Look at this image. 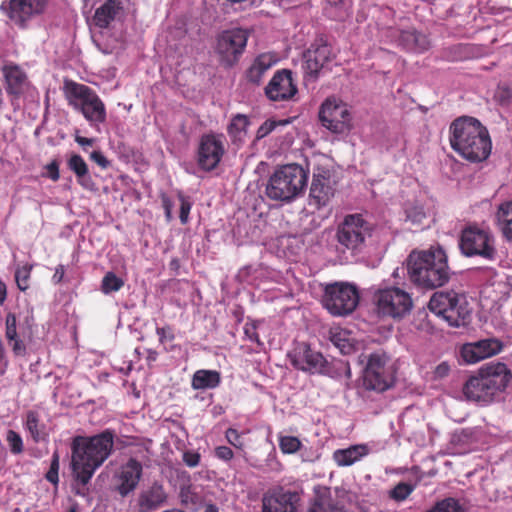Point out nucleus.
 Listing matches in <instances>:
<instances>
[{
  "mask_svg": "<svg viewBox=\"0 0 512 512\" xmlns=\"http://www.w3.org/2000/svg\"><path fill=\"white\" fill-rule=\"evenodd\" d=\"M114 447V433L105 430L94 436H76L71 443V469L78 483L85 486L95 471L109 458Z\"/></svg>",
  "mask_w": 512,
  "mask_h": 512,
  "instance_id": "obj_1",
  "label": "nucleus"
},
{
  "mask_svg": "<svg viewBox=\"0 0 512 512\" xmlns=\"http://www.w3.org/2000/svg\"><path fill=\"white\" fill-rule=\"evenodd\" d=\"M449 141L455 152L471 162H481L491 153L488 130L473 117L455 119L449 127Z\"/></svg>",
  "mask_w": 512,
  "mask_h": 512,
  "instance_id": "obj_2",
  "label": "nucleus"
},
{
  "mask_svg": "<svg viewBox=\"0 0 512 512\" xmlns=\"http://www.w3.org/2000/svg\"><path fill=\"white\" fill-rule=\"evenodd\" d=\"M407 271L413 284L427 289L445 285L451 276L447 254L440 246L412 251L407 259Z\"/></svg>",
  "mask_w": 512,
  "mask_h": 512,
  "instance_id": "obj_3",
  "label": "nucleus"
},
{
  "mask_svg": "<svg viewBox=\"0 0 512 512\" xmlns=\"http://www.w3.org/2000/svg\"><path fill=\"white\" fill-rule=\"evenodd\" d=\"M510 379L511 372L506 364H486L466 381L463 394L469 401L487 404L507 387Z\"/></svg>",
  "mask_w": 512,
  "mask_h": 512,
  "instance_id": "obj_4",
  "label": "nucleus"
},
{
  "mask_svg": "<svg viewBox=\"0 0 512 512\" xmlns=\"http://www.w3.org/2000/svg\"><path fill=\"white\" fill-rule=\"evenodd\" d=\"M307 180V173L301 166L284 165L270 176L265 193L271 200L289 202L303 192Z\"/></svg>",
  "mask_w": 512,
  "mask_h": 512,
  "instance_id": "obj_5",
  "label": "nucleus"
},
{
  "mask_svg": "<svg viewBox=\"0 0 512 512\" xmlns=\"http://www.w3.org/2000/svg\"><path fill=\"white\" fill-rule=\"evenodd\" d=\"M65 98L74 110L80 112L91 126L97 127L106 121V107L100 97L90 87L66 81Z\"/></svg>",
  "mask_w": 512,
  "mask_h": 512,
  "instance_id": "obj_6",
  "label": "nucleus"
},
{
  "mask_svg": "<svg viewBox=\"0 0 512 512\" xmlns=\"http://www.w3.org/2000/svg\"><path fill=\"white\" fill-rule=\"evenodd\" d=\"M428 307L452 327L464 326L470 316L465 297L453 290L435 292Z\"/></svg>",
  "mask_w": 512,
  "mask_h": 512,
  "instance_id": "obj_7",
  "label": "nucleus"
},
{
  "mask_svg": "<svg viewBox=\"0 0 512 512\" xmlns=\"http://www.w3.org/2000/svg\"><path fill=\"white\" fill-rule=\"evenodd\" d=\"M459 248L466 257L479 256L492 261L497 255L493 234L489 229L477 225H468L461 231Z\"/></svg>",
  "mask_w": 512,
  "mask_h": 512,
  "instance_id": "obj_8",
  "label": "nucleus"
},
{
  "mask_svg": "<svg viewBox=\"0 0 512 512\" xmlns=\"http://www.w3.org/2000/svg\"><path fill=\"white\" fill-rule=\"evenodd\" d=\"M373 301L379 316L393 319H402L413 307L410 294L399 287L378 289L374 293Z\"/></svg>",
  "mask_w": 512,
  "mask_h": 512,
  "instance_id": "obj_9",
  "label": "nucleus"
},
{
  "mask_svg": "<svg viewBox=\"0 0 512 512\" xmlns=\"http://www.w3.org/2000/svg\"><path fill=\"white\" fill-rule=\"evenodd\" d=\"M394 384V370L389 365V357L384 352L369 355L363 371V387L378 393L384 392Z\"/></svg>",
  "mask_w": 512,
  "mask_h": 512,
  "instance_id": "obj_10",
  "label": "nucleus"
},
{
  "mask_svg": "<svg viewBox=\"0 0 512 512\" xmlns=\"http://www.w3.org/2000/svg\"><path fill=\"white\" fill-rule=\"evenodd\" d=\"M372 225L360 214L347 215L337 230L339 245L352 253L360 252L368 237L371 236Z\"/></svg>",
  "mask_w": 512,
  "mask_h": 512,
  "instance_id": "obj_11",
  "label": "nucleus"
},
{
  "mask_svg": "<svg viewBox=\"0 0 512 512\" xmlns=\"http://www.w3.org/2000/svg\"><path fill=\"white\" fill-rule=\"evenodd\" d=\"M359 303V293L354 285L336 282L325 288L324 307L334 316L352 313Z\"/></svg>",
  "mask_w": 512,
  "mask_h": 512,
  "instance_id": "obj_12",
  "label": "nucleus"
},
{
  "mask_svg": "<svg viewBox=\"0 0 512 512\" xmlns=\"http://www.w3.org/2000/svg\"><path fill=\"white\" fill-rule=\"evenodd\" d=\"M291 364L298 370L310 374L333 376L332 364L318 351L313 350L307 343H298L288 353Z\"/></svg>",
  "mask_w": 512,
  "mask_h": 512,
  "instance_id": "obj_13",
  "label": "nucleus"
},
{
  "mask_svg": "<svg viewBox=\"0 0 512 512\" xmlns=\"http://www.w3.org/2000/svg\"><path fill=\"white\" fill-rule=\"evenodd\" d=\"M48 0H5L0 9L19 28H26L46 10Z\"/></svg>",
  "mask_w": 512,
  "mask_h": 512,
  "instance_id": "obj_14",
  "label": "nucleus"
},
{
  "mask_svg": "<svg viewBox=\"0 0 512 512\" xmlns=\"http://www.w3.org/2000/svg\"><path fill=\"white\" fill-rule=\"evenodd\" d=\"M248 40V33L241 28L222 32L217 38L216 53L221 65L232 67L243 53Z\"/></svg>",
  "mask_w": 512,
  "mask_h": 512,
  "instance_id": "obj_15",
  "label": "nucleus"
},
{
  "mask_svg": "<svg viewBox=\"0 0 512 512\" xmlns=\"http://www.w3.org/2000/svg\"><path fill=\"white\" fill-rule=\"evenodd\" d=\"M322 125L335 134H347L352 128V117L347 104L328 98L319 111Z\"/></svg>",
  "mask_w": 512,
  "mask_h": 512,
  "instance_id": "obj_16",
  "label": "nucleus"
},
{
  "mask_svg": "<svg viewBox=\"0 0 512 512\" xmlns=\"http://www.w3.org/2000/svg\"><path fill=\"white\" fill-rule=\"evenodd\" d=\"M95 8L91 23L100 29H109L125 17V7L121 0H84V8Z\"/></svg>",
  "mask_w": 512,
  "mask_h": 512,
  "instance_id": "obj_17",
  "label": "nucleus"
},
{
  "mask_svg": "<svg viewBox=\"0 0 512 512\" xmlns=\"http://www.w3.org/2000/svg\"><path fill=\"white\" fill-rule=\"evenodd\" d=\"M297 493L282 487L267 490L262 497L261 512H296Z\"/></svg>",
  "mask_w": 512,
  "mask_h": 512,
  "instance_id": "obj_18",
  "label": "nucleus"
},
{
  "mask_svg": "<svg viewBox=\"0 0 512 512\" xmlns=\"http://www.w3.org/2000/svg\"><path fill=\"white\" fill-rule=\"evenodd\" d=\"M292 72L287 69L277 71L265 87V94L271 101H288L297 93Z\"/></svg>",
  "mask_w": 512,
  "mask_h": 512,
  "instance_id": "obj_19",
  "label": "nucleus"
},
{
  "mask_svg": "<svg viewBox=\"0 0 512 512\" xmlns=\"http://www.w3.org/2000/svg\"><path fill=\"white\" fill-rule=\"evenodd\" d=\"M223 154L224 145L219 137L211 134L202 136L198 149V164L202 169H215Z\"/></svg>",
  "mask_w": 512,
  "mask_h": 512,
  "instance_id": "obj_20",
  "label": "nucleus"
},
{
  "mask_svg": "<svg viewBox=\"0 0 512 512\" xmlns=\"http://www.w3.org/2000/svg\"><path fill=\"white\" fill-rule=\"evenodd\" d=\"M502 350V343L496 338H487L463 345L461 356L466 363H477L492 357Z\"/></svg>",
  "mask_w": 512,
  "mask_h": 512,
  "instance_id": "obj_21",
  "label": "nucleus"
},
{
  "mask_svg": "<svg viewBox=\"0 0 512 512\" xmlns=\"http://www.w3.org/2000/svg\"><path fill=\"white\" fill-rule=\"evenodd\" d=\"M334 195L331 185L330 171L317 169L313 172V181L310 188V205L317 209L326 206Z\"/></svg>",
  "mask_w": 512,
  "mask_h": 512,
  "instance_id": "obj_22",
  "label": "nucleus"
},
{
  "mask_svg": "<svg viewBox=\"0 0 512 512\" xmlns=\"http://www.w3.org/2000/svg\"><path fill=\"white\" fill-rule=\"evenodd\" d=\"M345 498V493L333 495L329 489H324L314 497L306 512H348Z\"/></svg>",
  "mask_w": 512,
  "mask_h": 512,
  "instance_id": "obj_23",
  "label": "nucleus"
},
{
  "mask_svg": "<svg viewBox=\"0 0 512 512\" xmlns=\"http://www.w3.org/2000/svg\"><path fill=\"white\" fill-rule=\"evenodd\" d=\"M333 57L332 49L327 44H321L315 49L309 50L304 64L305 73L310 77L316 78Z\"/></svg>",
  "mask_w": 512,
  "mask_h": 512,
  "instance_id": "obj_24",
  "label": "nucleus"
},
{
  "mask_svg": "<svg viewBox=\"0 0 512 512\" xmlns=\"http://www.w3.org/2000/svg\"><path fill=\"white\" fill-rule=\"evenodd\" d=\"M142 474V465L137 460L131 458L121 467L119 474L118 492L122 496L128 495L133 491L140 480Z\"/></svg>",
  "mask_w": 512,
  "mask_h": 512,
  "instance_id": "obj_25",
  "label": "nucleus"
},
{
  "mask_svg": "<svg viewBox=\"0 0 512 512\" xmlns=\"http://www.w3.org/2000/svg\"><path fill=\"white\" fill-rule=\"evenodd\" d=\"M2 71L6 81V91L9 94L19 96L27 90L29 86L27 75L19 66L5 65Z\"/></svg>",
  "mask_w": 512,
  "mask_h": 512,
  "instance_id": "obj_26",
  "label": "nucleus"
},
{
  "mask_svg": "<svg viewBox=\"0 0 512 512\" xmlns=\"http://www.w3.org/2000/svg\"><path fill=\"white\" fill-rule=\"evenodd\" d=\"M370 449L366 444L351 445L348 448L337 449L333 452V460L339 467L351 466L368 455Z\"/></svg>",
  "mask_w": 512,
  "mask_h": 512,
  "instance_id": "obj_27",
  "label": "nucleus"
},
{
  "mask_svg": "<svg viewBox=\"0 0 512 512\" xmlns=\"http://www.w3.org/2000/svg\"><path fill=\"white\" fill-rule=\"evenodd\" d=\"M68 168L75 174L78 184L88 191L96 190V184L93 181L88 165L82 156L72 154L67 161Z\"/></svg>",
  "mask_w": 512,
  "mask_h": 512,
  "instance_id": "obj_28",
  "label": "nucleus"
},
{
  "mask_svg": "<svg viewBox=\"0 0 512 512\" xmlns=\"http://www.w3.org/2000/svg\"><path fill=\"white\" fill-rule=\"evenodd\" d=\"M278 61L273 53H263L257 56L248 69L246 77L253 84H259L264 74L270 70Z\"/></svg>",
  "mask_w": 512,
  "mask_h": 512,
  "instance_id": "obj_29",
  "label": "nucleus"
},
{
  "mask_svg": "<svg viewBox=\"0 0 512 512\" xmlns=\"http://www.w3.org/2000/svg\"><path fill=\"white\" fill-rule=\"evenodd\" d=\"M167 500V495L162 485L154 483L149 489L143 491L139 496V505L147 511L156 510Z\"/></svg>",
  "mask_w": 512,
  "mask_h": 512,
  "instance_id": "obj_30",
  "label": "nucleus"
},
{
  "mask_svg": "<svg viewBox=\"0 0 512 512\" xmlns=\"http://www.w3.org/2000/svg\"><path fill=\"white\" fill-rule=\"evenodd\" d=\"M398 41L404 49L416 53L424 52L430 47L428 38L415 30L402 31Z\"/></svg>",
  "mask_w": 512,
  "mask_h": 512,
  "instance_id": "obj_31",
  "label": "nucleus"
},
{
  "mask_svg": "<svg viewBox=\"0 0 512 512\" xmlns=\"http://www.w3.org/2000/svg\"><path fill=\"white\" fill-rule=\"evenodd\" d=\"M221 382L220 373L216 370H197L192 377L191 386L194 390L214 389Z\"/></svg>",
  "mask_w": 512,
  "mask_h": 512,
  "instance_id": "obj_32",
  "label": "nucleus"
},
{
  "mask_svg": "<svg viewBox=\"0 0 512 512\" xmlns=\"http://www.w3.org/2000/svg\"><path fill=\"white\" fill-rule=\"evenodd\" d=\"M24 427L36 443L47 438L45 424L41 422L40 416L36 411L30 410L26 413Z\"/></svg>",
  "mask_w": 512,
  "mask_h": 512,
  "instance_id": "obj_33",
  "label": "nucleus"
},
{
  "mask_svg": "<svg viewBox=\"0 0 512 512\" xmlns=\"http://www.w3.org/2000/svg\"><path fill=\"white\" fill-rule=\"evenodd\" d=\"M249 119L247 116L236 115L228 126V134L234 143H242L247 134Z\"/></svg>",
  "mask_w": 512,
  "mask_h": 512,
  "instance_id": "obj_34",
  "label": "nucleus"
},
{
  "mask_svg": "<svg viewBox=\"0 0 512 512\" xmlns=\"http://www.w3.org/2000/svg\"><path fill=\"white\" fill-rule=\"evenodd\" d=\"M497 220L503 235L512 241V202L500 205L497 212Z\"/></svg>",
  "mask_w": 512,
  "mask_h": 512,
  "instance_id": "obj_35",
  "label": "nucleus"
},
{
  "mask_svg": "<svg viewBox=\"0 0 512 512\" xmlns=\"http://www.w3.org/2000/svg\"><path fill=\"white\" fill-rule=\"evenodd\" d=\"M6 338L16 354L24 352L25 347L17 335L16 317L11 313L6 316Z\"/></svg>",
  "mask_w": 512,
  "mask_h": 512,
  "instance_id": "obj_36",
  "label": "nucleus"
},
{
  "mask_svg": "<svg viewBox=\"0 0 512 512\" xmlns=\"http://www.w3.org/2000/svg\"><path fill=\"white\" fill-rule=\"evenodd\" d=\"M474 442V432L470 428L455 430L451 434L450 444L457 449H464Z\"/></svg>",
  "mask_w": 512,
  "mask_h": 512,
  "instance_id": "obj_37",
  "label": "nucleus"
},
{
  "mask_svg": "<svg viewBox=\"0 0 512 512\" xmlns=\"http://www.w3.org/2000/svg\"><path fill=\"white\" fill-rule=\"evenodd\" d=\"M278 441L283 454H295L302 448V442L295 436L279 434Z\"/></svg>",
  "mask_w": 512,
  "mask_h": 512,
  "instance_id": "obj_38",
  "label": "nucleus"
},
{
  "mask_svg": "<svg viewBox=\"0 0 512 512\" xmlns=\"http://www.w3.org/2000/svg\"><path fill=\"white\" fill-rule=\"evenodd\" d=\"M124 285V281L113 272H107L101 282V291L104 294L119 291Z\"/></svg>",
  "mask_w": 512,
  "mask_h": 512,
  "instance_id": "obj_39",
  "label": "nucleus"
},
{
  "mask_svg": "<svg viewBox=\"0 0 512 512\" xmlns=\"http://www.w3.org/2000/svg\"><path fill=\"white\" fill-rule=\"evenodd\" d=\"M415 488L416 484L400 482L389 491V497L396 502H402L410 496Z\"/></svg>",
  "mask_w": 512,
  "mask_h": 512,
  "instance_id": "obj_40",
  "label": "nucleus"
},
{
  "mask_svg": "<svg viewBox=\"0 0 512 512\" xmlns=\"http://www.w3.org/2000/svg\"><path fill=\"white\" fill-rule=\"evenodd\" d=\"M32 270V265L24 264L19 266L15 271V280L20 290L25 291L29 288V279Z\"/></svg>",
  "mask_w": 512,
  "mask_h": 512,
  "instance_id": "obj_41",
  "label": "nucleus"
},
{
  "mask_svg": "<svg viewBox=\"0 0 512 512\" xmlns=\"http://www.w3.org/2000/svg\"><path fill=\"white\" fill-rule=\"evenodd\" d=\"M429 512H464V509L456 499L446 498L438 502Z\"/></svg>",
  "mask_w": 512,
  "mask_h": 512,
  "instance_id": "obj_42",
  "label": "nucleus"
},
{
  "mask_svg": "<svg viewBox=\"0 0 512 512\" xmlns=\"http://www.w3.org/2000/svg\"><path fill=\"white\" fill-rule=\"evenodd\" d=\"M6 441L11 453L17 455L23 452V440L19 433L14 430H8L6 434Z\"/></svg>",
  "mask_w": 512,
  "mask_h": 512,
  "instance_id": "obj_43",
  "label": "nucleus"
},
{
  "mask_svg": "<svg viewBox=\"0 0 512 512\" xmlns=\"http://www.w3.org/2000/svg\"><path fill=\"white\" fill-rule=\"evenodd\" d=\"M289 123L288 120H279V121H276V120H273V119H268L266 120L257 130V133H256V139L257 140H260L262 138H265L266 136H268L272 131H274V129L277 127V126H285Z\"/></svg>",
  "mask_w": 512,
  "mask_h": 512,
  "instance_id": "obj_44",
  "label": "nucleus"
},
{
  "mask_svg": "<svg viewBox=\"0 0 512 512\" xmlns=\"http://www.w3.org/2000/svg\"><path fill=\"white\" fill-rule=\"evenodd\" d=\"M406 218L412 224H421L426 218V213L420 205H410L406 208Z\"/></svg>",
  "mask_w": 512,
  "mask_h": 512,
  "instance_id": "obj_45",
  "label": "nucleus"
},
{
  "mask_svg": "<svg viewBox=\"0 0 512 512\" xmlns=\"http://www.w3.org/2000/svg\"><path fill=\"white\" fill-rule=\"evenodd\" d=\"M333 344L340 349L343 354H349L353 350L352 344L349 340L342 337V333H335L331 337Z\"/></svg>",
  "mask_w": 512,
  "mask_h": 512,
  "instance_id": "obj_46",
  "label": "nucleus"
},
{
  "mask_svg": "<svg viewBox=\"0 0 512 512\" xmlns=\"http://www.w3.org/2000/svg\"><path fill=\"white\" fill-rule=\"evenodd\" d=\"M181 502L184 504L187 508H192L190 505H196L200 498L195 495L190 488H183L180 492Z\"/></svg>",
  "mask_w": 512,
  "mask_h": 512,
  "instance_id": "obj_47",
  "label": "nucleus"
},
{
  "mask_svg": "<svg viewBox=\"0 0 512 512\" xmlns=\"http://www.w3.org/2000/svg\"><path fill=\"white\" fill-rule=\"evenodd\" d=\"M180 200V221L182 224H186L189 219V213L192 207L191 202L183 195L179 196Z\"/></svg>",
  "mask_w": 512,
  "mask_h": 512,
  "instance_id": "obj_48",
  "label": "nucleus"
},
{
  "mask_svg": "<svg viewBox=\"0 0 512 512\" xmlns=\"http://www.w3.org/2000/svg\"><path fill=\"white\" fill-rule=\"evenodd\" d=\"M200 459V454L195 451H185L182 456L183 462L190 468L197 467L200 463Z\"/></svg>",
  "mask_w": 512,
  "mask_h": 512,
  "instance_id": "obj_49",
  "label": "nucleus"
},
{
  "mask_svg": "<svg viewBox=\"0 0 512 512\" xmlns=\"http://www.w3.org/2000/svg\"><path fill=\"white\" fill-rule=\"evenodd\" d=\"M225 437L227 441L233 445L235 448L242 449L243 442L241 440V435L238 433L236 429L229 428L225 433Z\"/></svg>",
  "mask_w": 512,
  "mask_h": 512,
  "instance_id": "obj_50",
  "label": "nucleus"
},
{
  "mask_svg": "<svg viewBox=\"0 0 512 512\" xmlns=\"http://www.w3.org/2000/svg\"><path fill=\"white\" fill-rule=\"evenodd\" d=\"M156 333L159 336V341L162 344H165L168 341H173L175 337L173 330L170 326L158 327L156 329Z\"/></svg>",
  "mask_w": 512,
  "mask_h": 512,
  "instance_id": "obj_51",
  "label": "nucleus"
},
{
  "mask_svg": "<svg viewBox=\"0 0 512 512\" xmlns=\"http://www.w3.org/2000/svg\"><path fill=\"white\" fill-rule=\"evenodd\" d=\"M46 170L48 172V177L52 180V181H57L59 180V177H60V173H59V163L57 160H53L52 162H50L49 164L46 165Z\"/></svg>",
  "mask_w": 512,
  "mask_h": 512,
  "instance_id": "obj_52",
  "label": "nucleus"
},
{
  "mask_svg": "<svg viewBox=\"0 0 512 512\" xmlns=\"http://www.w3.org/2000/svg\"><path fill=\"white\" fill-rule=\"evenodd\" d=\"M215 455L217 458L229 461L233 458V451L227 446H219L215 449Z\"/></svg>",
  "mask_w": 512,
  "mask_h": 512,
  "instance_id": "obj_53",
  "label": "nucleus"
},
{
  "mask_svg": "<svg viewBox=\"0 0 512 512\" xmlns=\"http://www.w3.org/2000/svg\"><path fill=\"white\" fill-rule=\"evenodd\" d=\"M90 158L103 169H106L110 164L107 158L100 151H93L90 154Z\"/></svg>",
  "mask_w": 512,
  "mask_h": 512,
  "instance_id": "obj_54",
  "label": "nucleus"
},
{
  "mask_svg": "<svg viewBox=\"0 0 512 512\" xmlns=\"http://www.w3.org/2000/svg\"><path fill=\"white\" fill-rule=\"evenodd\" d=\"M450 366L446 362L440 363L434 371L435 378H444L449 374Z\"/></svg>",
  "mask_w": 512,
  "mask_h": 512,
  "instance_id": "obj_55",
  "label": "nucleus"
},
{
  "mask_svg": "<svg viewBox=\"0 0 512 512\" xmlns=\"http://www.w3.org/2000/svg\"><path fill=\"white\" fill-rule=\"evenodd\" d=\"M64 274H65V267H64V265H58L55 268V272H54V275L52 277L53 282L55 284L60 283L63 280Z\"/></svg>",
  "mask_w": 512,
  "mask_h": 512,
  "instance_id": "obj_56",
  "label": "nucleus"
},
{
  "mask_svg": "<svg viewBox=\"0 0 512 512\" xmlns=\"http://www.w3.org/2000/svg\"><path fill=\"white\" fill-rule=\"evenodd\" d=\"M93 42L96 44V46L98 47V49H99L103 54H111V53L113 52V49H114V47H113V46H111V45H105V46H102L98 38L93 37Z\"/></svg>",
  "mask_w": 512,
  "mask_h": 512,
  "instance_id": "obj_57",
  "label": "nucleus"
},
{
  "mask_svg": "<svg viewBox=\"0 0 512 512\" xmlns=\"http://www.w3.org/2000/svg\"><path fill=\"white\" fill-rule=\"evenodd\" d=\"M75 141L82 147H85V146H92L93 143H94V139L92 138H86V137H82V136H76L75 137Z\"/></svg>",
  "mask_w": 512,
  "mask_h": 512,
  "instance_id": "obj_58",
  "label": "nucleus"
},
{
  "mask_svg": "<svg viewBox=\"0 0 512 512\" xmlns=\"http://www.w3.org/2000/svg\"><path fill=\"white\" fill-rule=\"evenodd\" d=\"M46 478L51 483L56 484L58 482V471H55V469H50L46 475Z\"/></svg>",
  "mask_w": 512,
  "mask_h": 512,
  "instance_id": "obj_59",
  "label": "nucleus"
},
{
  "mask_svg": "<svg viewBox=\"0 0 512 512\" xmlns=\"http://www.w3.org/2000/svg\"><path fill=\"white\" fill-rule=\"evenodd\" d=\"M245 334L247 335V337H248L251 341L259 342L258 336H257V334L255 333L254 328H251V329L246 328V329H245Z\"/></svg>",
  "mask_w": 512,
  "mask_h": 512,
  "instance_id": "obj_60",
  "label": "nucleus"
},
{
  "mask_svg": "<svg viewBox=\"0 0 512 512\" xmlns=\"http://www.w3.org/2000/svg\"><path fill=\"white\" fill-rule=\"evenodd\" d=\"M50 469H55V471L59 469V455L57 452L53 454Z\"/></svg>",
  "mask_w": 512,
  "mask_h": 512,
  "instance_id": "obj_61",
  "label": "nucleus"
},
{
  "mask_svg": "<svg viewBox=\"0 0 512 512\" xmlns=\"http://www.w3.org/2000/svg\"><path fill=\"white\" fill-rule=\"evenodd\" d=\"M5 298H6V286L2 281H0V305L4 302Z\"/></svg>",
  "mask_w": 512,
  "mask_h": 512,
  "instance_id": "obj_62",
  "label": "nucleus"
},
{
  "mask_svg": "<svg viewBox=\"0 0 512 512\" xmlns=\"http://www.w3.org/2000/svg\"><path fill=\"white\" fill-rule=\"evenodd\" d=\"M201 512H218V508L213 504H204Z\"/></svg>",
  "mask_w": 512,
  "mask_h": 512,
  "instance_id": "obj_63",
  "label": "nucleus"
},
{
  "mask_svg": "<svg viewBox=\"0 0 512 512\" xmlns=\"http://www.w3.org/2000/svg\"><path fill=\"white\" fill-rule=\"evenodd\" d=\"M157 358V353L153 350H148V356H147V359L149 361H155Z\"/></svg>",
  "mask_w": 512,
  "mask_h": 512,
  "instance_id": "obj_64",
  "label": "nucleus"
}]
</instances>
